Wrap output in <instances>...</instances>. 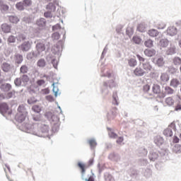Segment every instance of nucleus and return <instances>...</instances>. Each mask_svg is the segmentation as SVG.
<instances>
[{"mask_svg":"<svg viewBox=\"0 0 181 181\" xmlns=\"http://www.w3.org/2000/svg\"><path fill=\"white\" fill-rule=\"evenodd\" d=\"M1 70L4 73H9V71H12V69H13V65L8 63V62H3L1 64Z\"/></svg>","mask_w":181,"mask_h":181,"instance_id":"nucleus-14","label":"nucleus"},{"mask_svg":"<svg viewBox=\"0 0 181 181\" xmlns=\"http://www.w3.org/2000/svg\"><path fill=\"white\" fill-rule=\"evenodd\" d=\"M22 21L23 22H25V23H33V21H35V15L31 14L26 16L23 18Z\"/></svg>","mask_w":181,"mask_h":181,"instance_id":"nucleus-30","label":"nucleus"},{"mask_svg":"<svg viewBox=\"0 0 181 181\" xmlns=\"http://www.w3.org/2000/svg\"><path fill=\"white\" fill-rule=\"evenodd\" d=\"M173 63L174 66L179 67V66H181V58L180 57H175L173 59Z\"/></svg>","mask_w":181,"mask_h":181,"instance_id":"nucleus-43","label":"nucleus"},{"mask_svg":"<svg viewBox=\"0 0 181 181\" xmlns=\"http://www.w3.org/2000/svg\"><path fill=\"white\" fill-rule=\"evenodd\" d=\"M150 71H152V65H151V62H146L136 67L134 70V74L136 77H144Z\"/></svg>","mask_w":181,"mask_h":181,"instance_id":"nucleus-1","label":"nucleus"},{"mask_svg":"<svg viewBox=\"0 0 181 181\" xmlns=\"http://www.w3.org/2000/svg\"><path fill=\"white\" fill-rule=\"evenodd\" d=\"M0 114H1L6 119H9L11 118V115H12V110L9 108L8 103H0Z\"/></svg>","mask_w":181,"mask_h":181,"instance_id":"nucleus-6","label":"nucleus"},{"mask_svg":"<svg viewBox=\"0 0 181 181\" xmlns=\"http://www.w3.org/2000/svg\"><path fill=\"white\" fill-rule=\"evenodd\" d=\"M167 36H176L177 35V28L175 26H170L166 30Z\"/></svg>","mask_w":181,"mask_h":181,"instance_id":"nucleus-17","label":"nucleus"},{"mask_svg":"<svg viewBox=\"0 0 181 181\" xmlns=\"http://www.w3.org/2000/svg\"><path fill=\"white\" fill-rule=\"evenodd\" d=\"M47 21L45 18H40L36 21V25L38 26L39 29H45L46 28V25Z\"/></svg>","mask_w":181,"mask_h":181,"instance_id":"nucleus-18","label":"nucleus"},{"mask_svg":"<svg viewBox=\"0 0 181 181\" xmlns=\"http://www.w3.org/2000/svg\"><path fill=\"white\" fill-rule=\"evenodd\" d=\"M177 53V47L174 44H170V46L167 48L166 54L168 56H173Z\"/></svg>","mask_w":181,"mask_h":181,"instance_id":"nucleus-13","label":"nucleus"},{"mask_svg":"<svg viewBox=\"0 0 181 181\" xmlns=\"http://www.w3.org/2000/svg\"><path fill=\"white\" fill-rule=\"evenodd\" d=\"M33 45V41H32V40H28V41L23 42L20 45L18 46V48L20 52H23V53H26L32 49Z\"/></svg>","mask_w":181,"mask_h":181,"instance_id":"nucleus-8","label":"nucleus"},{"mask_svg":"<svg viewBox=\"0 0 181 181\" xmlns=\"http://www.w3.org/2000/svg\"><path fill=\"white\" fill-rule=\"evenodd\" d=\"M156 64L158 66V67H163V66H165V60L163 59V57H160L159 58H158L156 59Z\"/></svg>","mask_w":181,"mask_h":181,"instance_id":"nucleus-42","label":"nucleus"},{"mask_svg":"<svg viewBox=\"0 0 181 181\" xmlns=\"http://www.w3.org/2000/svg\"><path fill=\"white\" fill-rule=\"evenodd\" d=\"M138 152L140 156H146L148 155V149H146L145 147H140L138 149Z\"/></svg>","mask_w":181,"mask_h":181,"instance_id":"nucleus-41","label":"nucleus"},{"mask_svg":"<svg viewBox=\"0 0 181 181\" xmlns=\"http://www.w3.org/2000/svg\"><path fill=\"white\" fill-rule=\"evenodd\" d=\"M128 64H129V67H135V66H136V64H137L136 59H135L134 58H131V59H128Z\"/></svg>","mask_w":181,"mask_h":181,"instance_id":"nucleus-53","label":"nucleus"},{"mask_svg":"<svg viewBox=\"0 0 181 181\" xmlns=\"http://www.w3.org/2000/svg\"><path fill=\"white\" fill-rule=\"evenodd\" d=\"M56 6H59V0H54V4L50 2L47 5V11L44 13V16L47 19L49 18H53L52 12H56Z\"/></svg>","mask_w":181,"mask_h":181,"instance_id":"nucleus-5","label":"nucleus"},{"mask_svg":"<svg viewBox=\"0 0 181 181\" xmlns=\"http://www.w3.org/2000/svg\"><path fill=\"white\" fill-rule=\"evenodd\" d=\"M168 72L170 74H176V73H177V69L175 68V66H169Z\"/></svg>","mask_w":181,"mask_h":181,"instance_id":"nucleus-63","label":"nucleus"},{"mask_svg":"<svg viewBox=\"0 0 181 181\" xmlns=\"http://www.w3.org/2000/svg\"><path fill=\"white\" fill-rule=\"evenodd\" d=\"M139 165H141V166H146V165H148V159H146V158H141L139 160Z\"/></svg>","mask_w":181,"mask_h":181,"instance_id":"nucleus-62","label":"nucleus"},{"mask_svg":"<svg viewBox=\"0 0 181 181\" xmlns=\"http://www.w3.org/2000/svg\"><path fill=\"white\" fill-rule=\"evenodd\" d=\"M24 128H25L28 134H32L36 136H46L39 132V123H25Z\"/></svg>","mask_w":181,"mask_h":181,"instance_id":"nucleus-3","label":"nucleus"},{"mask_svg":"<svg viewBox=\"0 0 181 181\" xmlns=\"http://www.w3.org/2000/svg\"><path fill=\"white\" fill-rule=\"evenodd\" d=\"M13 43H16V37L11 35L7 38V45H13Z\"/></svg>","mask_w":181,"mask_h":181,"instance_id":"nucleus-39","label":"nucleus"},{"mask_svg":"<svg viewBox=\"0 0 181 181\" xmlns=\"http://www.w3.org/2000/svg\"><path fill=\"white\" fill-rule=\"evenodd\" d=\"M78 166L81 169V179L82 180L86 181H95L94 179V173H93V170H91L92 175H90L88 178H84V175H86V164L78 162Z\"/></svg>","mask_w":181,"mask_h":181,"instance_id":"nucleus-9","label":"nucleus"},{"mask_svg":"<svg viewBox=\"0 0 181 181\" xmlns=\"http://www.w3.org/2000/svg\"><path fill=\"white\" fill-rule=\"evenodd\" d=\"M0 90L3 93H9L12 90V85L9 83H4L0 85Z\"/></svg>","mask_w":181,"mask_h":181,"instance_id":"nucleus-15","label":"nucleus"},{"mask_svg":"<svg viewBox=\"0 0 181 181\" xmlns=\"http://www.w3.org/2000/svg\"><path fill=\"white\" fill-rule=\"evenodd\" d=\"M169 40L164 38V39H161L159 41V45L160 46V47H167L169 46Z\"/></svg>","mask_w":181,"mask_h":181,"instance_id":"nucleus-38","label":"nucleus"},{"mask_svg":"<svg viewBox=\"0 0 181 181\" xmlns=\"http://www.w3.org/2000/svg\"><path fill=\"white\" fill-rule=\"evenodd\" d=\"M21 78V83H23V87H26L28 84H29V81H30V78L27 74H23L20 76Z\"/></svg>","mask_w":181,"mask_h":181,"instance_id":"nucleus-25","label":"nucleus"},{"mask_svg":"<svg viewBox=\"0 0 181 181\" xmlns=\"http://www.w3.org/2000/svg\"><path fill=\"white\" fill-rule=\"evenodd\" d=\"M16 8L17 11H25V6L23 5V3L22 1L16 3Z\"/></svg>","mask_w":181,"mask_h":181,"instance_id":"nucleus-49","label":"nucleus"},{"mask_svg":"<svg viewBox=\"0 0 181 181\" xmlns=\"http://www.w3.org/2000/svg\"><path fill=\"white\" fill-rule=\"evenodd\" d=\"M21 2H23L24 8H29V6H32V0H23Z\"/></svg>","mask_w":181,"mask_h":181,"instance_id":"nucleus-57","label":"nucleus"},{"mask_svg":"<svg viewBox=\"0 0 181 181\" xmlns=\"http://www.w3.org/2000/svg\"><path fill=\"white\" fill-rule=\"evenodd\" d=\"M170 87H173V88H177L179 86H180V81L179 79L174 78H173L170 82Z\"/></svg>","mask_w":181,"mask_h":181,"instance_id":"nucleus-32","label":"nucleus"},{"mask_svg":"<svg viewBox=\"0 0 181 181\" xmlns=\"http://www.w3.org/2000/svg\"><path fill=\"white\" fill-rule=\"evenodd\" d=\"M173 153H181V145L180 144H175L173 147Z\"/></svg>","mask_w":181,"mask_h":181,"instance_id":"nucleus-46","label":"nucleus"},{"mask_svg":"<svg viewBox=\"0 0 181 181\" xmlns=\"http://www.w3.org/2000/svg\"><path fill=\"white\" fill-rule=\"evenodd\" d=\"M126 35L131 37L134 35V29L132 27H127L126 29Z\"/></svg>","mask_w":181,"mask_h":181,"instance_id":"nucleus-59","label":"nucleus"},{"mask_svg":"<svg viewBox=\"0 0 181 181\" xmlns=\"http://www.w3.org/2000/svg\"><path fill=\"white\" fill-rule=\"evenodd\" d=\"M0 11L1 13H8L9 12V6L4 1L0 2Z\"/></svg>","mask_w":181,"mask_h":181,"instance_id":"nucleus-26","label":"nucleus"},{"mask_svg":"<svg viewBox=\"0 0 181 181\" xmlns=\"http://www.w3.org/2000/svg\"><path fill=\"white\" fill-rule=\"evenodd\" d=\"M38 131L41 135L45 136H40V138H49V131H50V127L46 124L45 122L38 124Z\"/></svg>","mask_w":181,"mask_h":181,"instance_id":"nucleus-7","label":"nucleus"},{"mask_svg":"<svg viewBox=\"0 0 181 181\" xmlns=\"http://www.w3.org/2000/svg\"><path fill=\"white\" fill-rule=\"evenodd\" d=\"M169 78H170V77L168 74L166 73L161 74V76H160L161 81H163L164 83H168V81H169Z\"/></svg>","mask_w":181,"mask_h":181,"instance_id":"nucleus-50","label":"nucleus"},{"mask_svg":"<svg viewBox=\"0 0 181 181\" xmlns=\"http://www.w3.org/2000/svg\"><path fill=\"white\" fill-rule=\"evenodd\" d=\"M137 30L138 32H141L144 33L146 31V25L144 23H140L137 25Z\"/></svg>","mask_w":181,"mask_h":181,"instance_id":"nucleus-44","label":"nucleus"},{"mask_svg":"<svg viewBox=\"0 0 181 181\" xmlns=\"http://www.w3.org/2000/svg\"><path fill=\"white\" fill-rule=\"evenodd\" d=\"M37 66L41 68L46 67V61L45 59H40L37 61Z\"/></svg>","mask_w":181,"mask_h":181,"instance_id":"nucleus-55","label":"nucleus"},{"mask_svg":"<svg viewBox=\"0 0 181 181\" xmlns=\"http://www.w3.org/2000/svg\"><path fill=\"white\" fill-rule=\"evenodd\" d=\"M148 35L151 36V37H156V36L159 35V31H158V30L151 29L148 31Z\"/></svg>","mask_w":181,"mask_h":181,"instance_id":"nucleus-40","label":"nucleus"},{"mask_svg":"<svg viewBox=\"0 0 181 181\" xmlns=\"http://www.w3.org/2000/svg\"><path fill=\"white\" fill-rule=\"evenodd\" d=\"M35 45L36 52L38 54H40L42 52H45L46 50V44L45 41L42 40H37L34 42Z\"/></svg>","mask_w":181,"mask_h":181,"instance_id":"nucleus-10","label":"nucleus"},{"mask_svg":"<svg viewBox=\"0 0 181 181\" xmlns=\"http://www.w3.org/2000/svg\"><path fill=\"white\" fill-rule=\"evenodd\" d=\"M40 55L36 51H31L30 52H28L26 55V59L28 60H35L36 57H37Z\"/></svg>","mask_w":181,"mask_h":181,"instance_id":"nucleus-22","label":"nucleus"},{"mask_svg":"<svg viewBox=\"0 0 181 181\" xmlns=\"http://www.w3.org/2000/svg\"><path fill=\"white\" fill-rule=\"evenodd\" d=\"M132 40L135 45H141V42H142V39L139 36H134Z\"/></svg>","mask_w":181,"mask_h":181,"instance_id":"nucleus-56","label":"nucleus"},{"mask_svg":"<svg viewBox=\"0 0 181 181\" xmlns=\"http://www.w3.org/2000/svg\"><path fill=\"white\" fill-rule=\"evenodd\" d=\"M104 179L105 181H115L114 177L110 173H104Z\"/></svg>","mask_w":181,"mask_h":181,"instance_id":"nucleus-47","label":"nucleus"},{"mask_svg":"<svg viewBox=\"0 0 181 181\" xmlns=\"http://www.w3.org/2000/svg\"><path fill=\"white\" fill-rule=\"evenodd\" d=\"M28 109H26L23 105H20L18 107V113L16 116L17 122L22 123L23 121H25L26 118H28Z\"/></svg>","mask_w":181,"mask_h":181,"instance_id":"nucleus-4","label":"nucleus"},{"mask_svg":"<svg viewBox=\"0 0 181 181\" xmlns=\"http://www.w3.org/2000/svg\"><path fill=\"white\" fill-rule=\"evenodd\" d=\"M173 131H176V124L173 122L167 129L163 131V135L167 137L173 136Z\"/></svg>","mask_w":181,"mask_h":181,"instance_id":"nucleus-11","label":"nucleus"},{"mask_svg":"<svg viewBox=\"0 0 181 181\" xmlns=\"http://www.w3.org/2000/svg\"><path fill=\"white\" fill-rule=\"evenodd\" d=\"M32 110L34 112H36V114H40L42 112V107L39 105H35L32 107Z\"/></svg>","mask_w":181,"mask_h":181,"instance_id":"nucleus-52","label":"nucleus"},{"mask_svg":"<svg viewBox=\"0 0 181 181\" xmlns=\"http://www.w3.org/2000/svg\"><path fill=\"white\" fill-rule=\"evenodd\" d=\"M7 18L11 23H14L15 25L18 24L21 21L16 15L7 16Z\"/></svg>","mask_w":181,"mask_h":181,"instance_id":"nucleus-24","label":"nucleus"},{"mask_svg":"<svg viewBox=\"0 0 181 181\" xmlns=\"http://www.w3.org/2000/svg\"><path fill=\"white\" fill-rule=\"evenodd\" d=\"M108 158L110 160H113V162H118V160H119V159H121L119 154L115 153H110L109 155Z\"/></svg>","mask_w":181,"mask_h":181,"instance_id":"nucleus-33","label":"nucleus"},{"mask_svg":"<svg viewBox=\"0 0 181 181\" xmlns=\"http://www.w3.org/2000/svg\"><path fill=\"white\" fill-rule=\"evenodd\" d=\"M28 39V36L25 34L23 33H18L16 35V40L18 42H25Z\"/></svg>","mask_w":181,"mask_h":181,"instance_id":"nucleus-37","label":"nucleus"},{"mask_svg":"<svg viewBox=\"0 0 181 181\" xmlns=\"http://www.w3.org/2000/svg\"><path fill=\"white\" fill-rule=\"evenodd\" d=\"M50 59H51V63L53 67L55 69H57V66L59 64V62L57 61V59H56V58H52V56L48 55L47 57V60H50Z\"/></svg>","mask_w":181,"mask_h":181,"instance_id":"nucleus-34","label":"nucleus"},{"mask_svg":"<svg viewBox=\"0 0 181 181\" xmlns=\"http://www.w3.org/2000/svg\"><path fill=\"white\" fill-rule=\"evenodd\" d=\"M165 91L162 90L160 93V98H165L166 95H172V94H175V90L172 88L170 86L164 87Z\"/></svg>","mask_w":181,"mask_h":181,"instance_id":"nucleus-12","label":"nucleus"},{"mask_svg":"<svg viewBox=\"0 0 181 181\" xmlns=\"http://www.w3.org/2000/svg\"><path fill=\"white\" fill-rule=\"evenodd\" d=\"M52 52L53 54H57V56H61L62 55V47L59 45H54L52 48Z\"/></svg>","mask_w":181,"mask_h":181,"instance_id":"nucleus-29","label":"nucleus"},{"mask_svg":"<svg viewBox=\"0 0 181 181\" xmlns=\"http://www.w3.org/2000/svg\"><path fill=\"white\" fill-rule=\"evenodd\" d=\"M140 172L147 179L152 176V170L150 168H140Z\"/></svg>","mask_w":181,"mask_h":181,"instance_id":"nucleus-20","label":"nucleus"},{"mask_svg":"<svg viewBox=\"0 0 181 181\" xmlns=\"http://www.w3.org/2000/svg\"><path fill=\"white\" fill-rule=\"evenodd\" d=\"M1 29L3 33H6V34L11 33L12 30V25L8 24V23H4L1 24Z\"/></svg>","mask_w":181,"mask_h":181,"instance_id":"nucleus-16","label":"nucleus"},{"mask_svg":"<svg viewBox=\"0 0 181 181\" xmlns=\"http://www.w3.org/2000/svg\"><path fill=\"white\" fill-rule=\"evenodd\" d=\"M152 92L153 94H158V97H160V94H162V90H160V86L158 83H154L152 86Z\"/></svg>","mask_w":181,"mask_h":181,"instance_id":"nucleus-28","label":"nucleus"},{"mask_svg":"<svg viewBox=\"0 0 181 181\" xmlns=\"http://www.w3.org/2000/svg\"><path fill=\"white\" fill-rule=\"evenodd\" d=\"M45 117L48 119L50 124L52 125V132H57L59 131V125L60 124V117L59 116L52 113V112H48L45 114Z\"/></svg>","mask_w":181,"mask_h":181,"instance_id":"nucleus-2","label":"nucleus"},{"mask_svg":"<svg viewBox=\"0 0 181 181\" xmlns=\"http://www.w3.org/2000/svg\"><path fill=\"white\" fill-rule=\"evenodd\" d=\"M158 158H159V153L158 151H150L148 158L151 162L158 160Z\"/></svg>","mask_w":181,"mask_h":181,"instance_id":"nucleus-21","label":"nucleus"},{"mask_svg":"<svg viewBox=\"0 0 181 181\" xmlns=\"http://www.w3.org/2000/svg\"><path fill=\"white\" fill-rule=\"evenodd\" d=\"M165 142V139H163V137L160 136H157L154 139V144L157 145V146H162Z\"/></svg>","mask_w":181,"mask_h":181,"instance_id":"nucleus-31","label":"nucleus"},{"mask_svg":"<svg viewBox=\"0 0 181 181\" xmlns=\"http://www.w3.org/2000/svg\"><path fill=\"white\" fill-rule=\"evenodd\" d=\"M112 98H113V100H112V104L114 105H118V95H117V93L116 92H114L113 94H112Z\"/></svg>","mask_w":181,"mask_h":181,"instance_id":"nucleus-58","label":"nucleus"},{"mask_svg":"<svg viewBox=\"0 0 181 181\" xmlns=\"http://www.w3.org/2000/svg\"><path fill=\"white\" fill-rule=\"evenodd\" d=\"M174 111H177V112L181 111V102L180 101H178L175 104Z\"/></svg>","mask_w":181,"mask_h":181,"instance_id":"nucleus-64","label":"nucleus"},{"mask_svg":"<svg viewBox=\"0 0 181 181\" xmlns=\"http://www.w3.org/2000/svg\"><path fill=\"white\" fill-rule=\"evenodd\" d=\"M145 56L147 57H153L156 54V49H146L144 51Z\"/></svg>","mask_w":181,"mask_h":181,"instance_id":"nucleus-23","label":"nucleus"},{"mask_svg":"<svg viewBox=\"0 0 181 181\" xmlns=\"http://www.w3.org/2000/svg\"><path fill=\"white\" fill-rule=\"evenodd\" d=\"M14 60L16 64H22V63L23 62V55L20 53H16L14 55Z\"/></svg>","mask_w":181,"mask_h":181,"instance_id":"nucleus-27","label":"nucleus"},{"mask_svg":"<svg viewBox=\"0 0 181 181\" xmlns=\"http://www.w3.org/2000/svg\"><path fill=\"white\" fill-rule=\"evenodd\" d=\"M88 144L90 145V149H94L97 146V141L95 139L88 140Z\"/></svg>","mask_w":181,"mask_h":181,"instance_id":"nucleus-51","label":"nucleus"},{"mask_svg":"<svg viewBox=\"0 0 181 181\" xmlns=\"http://www.w3.org/2000/svg\"><path fill=\"white\" fill-rule=\"evenodd\" d=\"M144 46L146 47H148L151 49V47H153V40L148 39L144 42Z\"/></svg>","mask_w":181,"mask_h":181,"instance_id":"nucleus-54","label":"nucleus"},{"mask_svg":"<svg viewBox=\"0 0 181 181\" xmlns=\"http://www.w3.org/2000/svg\"><path fill=\"white\" fill-rule=\"evenodd\" d=\"M165 103L167 105H169V107H171V105H173L175 104V100L172 97H168L165 99Z\"/></svg>","mask_w":181,"mask_h":181,"instance_id":"nucleus-60","label":"nucleus"},{"mask_svg":"<svg viewBox=\"0 0 181 181\" xmlns=\"http://www.w3.org/2000/svg\"><path fill=\"white\" fill-rule=\"evenodd\" d=\"M15 93H16L15 90H11L10 91L7 92V95H6L7 100L12 98V97H13V95H15Z\"/></svg>","mask_w":181,"mask_h":181,"instance_id":"nucleus-61","label":"nucleus"},{"mask_svg":"<svg viewBox=\"0 0 181 181\" xmlns=\"http://www.w3.org/2000/svg\"><path fill=\"white\" fill-rule=\"evenodd\" d=\"M29 71V67L26 64H23L20 67V73L21 74H26Z\"/></svg>","mask_w":181,"mask_h":181,"instance_id":"nucleus-48","label":"nucleus"},{"mask_svg":"<svg viewBox=\"0 0 181 181\" xmlns=\"http://www.w3.org/2000/svg\"><path fill=\"white\" fill-rule=\"evenodd\" d=\"M59 82L52 83V92L54 93V97H57L59 95V86H57Z\"/></svg>","mask_w":181,"mask_h":181,"instance_id":"nucleus-36","label":"nucleus"},{"mask_svg":"<svg viewBox=\"0 0 181 181\" xmlns=\"http://www.w3.org/2000/svg\"><path fill=\"white\" fill-rule=\"evenodd\" d=\"M14 86H16V87L17 88L23 87V84L22 83V79L21 77L16 78L14 79Z\"/></svg>","mask_w":181,"mask_h":181,"instance_id":"nucleus-45","label":"nucleus"},{"mask_svg":"<svg viewBox=\"0 0 181 181\" xmlns=\"http://www.w3.org/2000/svg\"><path fill=\"white\" fill-rule=\"evenodd\" d=\"M33 120L35 121L34 124H41L42 123V115H33Z\"/></svg>","mask_w":181,"mask_h":181,"instance_id":"nucleus-35","label":"nucleus"},{"mask_svg":"<svg viewBox=\"0 0 181 181\" xmlns=\"http://www.w3.org/2000/svg\"><path fill=\"white\" fill-rule=\"evenodd\" d=\"M115 86H117V83H115V81H114V80H112V79L109 80L108 81L103 82V87H104L105 90H107L108 87L110 89L114 88V87H115Z\"/></svg>","mask_w":181,"mask_h":181,"instance_id":"nucleus-19","label":"nucleus"}]
</instances>
